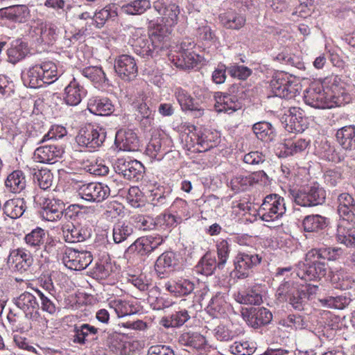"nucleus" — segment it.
Here are the masks:
<instances>
[{
  "label": "nucleus",
  "instance_id": "obj_30",
  "mask_svg": "<svg viewBox=\"0 0 355 355\" xmlns=\"http://www.w3.org/2000/svg\"><path fill=\"white\" fill-rule=\"evenodd\" d=\"M100 329L88 323L76 324L71 331V340L73 343L79 345H85L89 337L96 341Z\"/></svg>",
  "mask_w": 355,
  "mask_h": 355
},
{
  "label": "nucleus",
  "instance_id": "obj_2",
  "mask_svg": "<svg viewBox=\"0 0 355 355\" xmlns=\"http://www.w3.org/2000/svg\"><path fill=\"white\" fill-rule=\"evenodd\" d=\"M59 72L56 64L51 61H43L31 66L21 73L24 85L30 88L37 89L44 85H50L58 80Z\"/></svg>",
  "mask_w": 355,
  "mask_h": 355
},
{
  "label": "nucleus",
  "instance_id": "obj_62",
  "mask_svg": "<svg viewBox=\"0 0 355 355\" xmlns=\"http://www.w3.org/2000/svg\"><path fill=\"white\" fill-rule=\"evenodd\" d=\"M117 13L110 6H105L100 10H96L92 14V25L96 28H103L109 21L114 20Z\"/></svg>",
  "mask_w": 355,
  "mask_h": 355
},
{
  "label": "nucleus",
  "instance_id": "obj_61",
  "mask_svg": "<svg viewBox=\"0 0 355 355\" xmlns=\"http://www.w3.org/2000/svg\"><path fill=\"white\" fill-rule=\"evenodd\" d=\"M331 282L335 288L340 290L352 288L354 284L353 277L344 269L336 271L331 276Z\"/></svg>",
  "mask_w": 355,
  "mask_h": 355
},
{
  "label": "nucleus",
  "instance_id": "obj_40",
  "mask_svg": "<svg viewBox=\"0 0 355 355\" xmlns=\"http://www.w3.org/2000/svg\"><path fill=\"white\" fill-rule=\"evenodd\" d=\"M243 333V327L233 323L220 324L213 330L214 338L220 342L230 341Z\"/></svg>",
  "mask_w": 355,
  "mask_h": 355
},
{
  "label": "nucleus",
  "instance_id": "obj_44",
  "mask_svg": "<svg viewBox=\"0 0 355 355\" xmlns=\"http://www.w3.org/2000/svg\"><path fill=\"white\" fill-rule=\"evenodd\" d=\"M329 219L320 214H310L306 216L302 221V226L306 232H318L328 227Z\"/></svg>",
  "mask_w": 355,
  "mask_h": 355
},
{
  "label": "nucleus",
  "instance_id": "obj_21",
  "mask_svg": "<svg viewBox=\"0 0 355 355\" xmlns=\"http://www.w3.org/2000/svg\"><path fill=\"white\" fill-rule=\"evenodd\" d=\"M40 211L42 220L51 222L60 220L63 217V208L65 207L62 200L54 198H44L40 202Z\"/></svg>",
  "mask_w": 355,
  "mask_h": 355
},
{
  "label": "nucleus",
  "instance_id": "obj_47",
  "mask_svg": "<svg viewBox=\"0 0 355 355\" xmlns=\"http://www.w3.org/2000/svg\"><path fill=\"white\" fill-rule=\"evenodd\" d=\"M196 37L203 45L216 46L219 44V38L216 31L213 30L207 22L202 23L196 31Z\"/></svg>",
  "mask_w": 355,
  "mask_h": 355
},
{
  "label": "nucleus",
  "instance_id": "obj_64",
  "mask_svg": "<svg viewBox=\"0 0 355 355\" xmlns=\"http://www.w3.org/2000/svg\"><path fill=\"white\" fill-rule=\"evenodd\" d=\"M36 29L37 34H40L37 41L48 45L53 44L60 34V29L53 24H45Z\"/></svg>",
  "mask_w": 355,
  "mask_h": 355
},
{
  "label": "nucleus",
  "instance_id": "obj_31",
  "mask_svg": "<svg viewBox=\"0 0 355 355\" xmlns=\"http://www.w3.org/2000/svg\"><path fill=\"white\" fill-rule=\"evenodd\" d=\"M335 136L336 141L347 154L352 156L355 153V125H345L338 129Z\"/></svg>",
  "mask_w": 355,
  "mask_h": 355
},
{
  "label": "nucleus",
  "instance_id": "obj_12",
  "mask_svg": "<svg viewBox=\"0 0 355 355\" xmlns=\"http://www.w3.org/2000/svg\"><path fill=\"white\" fill-rule=\"evenodd\" d=\"M62 235L67 243L83 242L91 238L92 227L89 220L72 222L62 227Z\"/></svg>",
  "mask_w": 355,
  "mask_h": 355
},
{
  "label": "nucleus",
  "instance_id": "obj_28",
  "mask_svg": "<svg viewBox=\"0 0 355 355\" xmlns=\"http://www.w3.org/2000/svg\"><path fill=\"white\" fill-rule=\"evenodd\" d=\"M337 211L340 218L349 223L355 224V199L347 192L340 193L337 198Z\"/></svg>",
  "mask_w": 355,
  "mask_h": 355
},
{
  "label": "nucleus",
  "instance_id": "obj_14",
  "mask_svg": "<svg viewBox=\"0 0 355 355\" xmlns=\"http://www.w3.org/2000/svg\"><path fill=\"white\" fill-rule=\"evenodd\" d=\"M37 297L35 292L24 291L13 298V302L24 312L26 318L32 321H38L41 315Z\"/></svg>",
  "mask_w": 355,
  "mask_h": 355
},
{
  "label": "nucleus",
  "instance_id": "obj_52",
  "mask_svg": "<svg viewBox=\"0 0 355 355\" xmlns=\"http://www.w3.org/2000/svg\"><path fill=\"white\" fill-rule=\"evenodd\" d=\"M26 209L24 198H13L7 200L3 207V213L12 219L20 218Z\"/></svg>",
  "mask_w": 355,
  "mask_h": 355
},
{
  "label": "nucleus",
  "instance_id": "obj_11",
  "mask_svg": "<svg viewBox=\"0 0 355 355\" xmlns=\"http://www.w3.org/2000/svg\"><path fill=\"white\" fill-rule=\"evenodd\" d=\"M114 168L116 173L132 182L142 180L145 173L143 164L130 158H118L114 164Z\"/></svg>",
  "mask_w": 355,
  "mask_h": 355
},
{
  "label": "nucleus",
  "instance_id": "obj_34",
  "mask_svg": "<svg viewBox=\"0 0 355 355\" xmlns=\"http://www.w3.org/2000/svg\"><path fill=\"white\" fill-rule=\"evenodd\" d=\"M215 99V109L218 112H224L231 114L240 110L242 103L237 98L230 96L225 92H216L214 94Z\"/></svg>",
  "mask_w": 355,
  "mask_h": 355
},
{
  "label": "nucleus",
  "instance_id": "obj_42",
  "mask_svg": "<svg viewBox=\"0 0 355 355\" xmlns=\"http://www.w3.org/2000/svg\"><path fill=\"white\" fill-rule=\"evenodd\" d=\"M94 278L102 281L103 284L114 285L117 282L111 263L104 261L96 262L93 272Z\"/></svg>",
  "mask_w": 355,
  "mask_h": 355
},
{
  "label": "nucleus",
  "instance_id": "obj_7",
  "mask_svg": "<svg viewBox=\"0 0 355 355\" xmlns=\"http://www.w3.org/2000/svg\"><path fill=\"white\" fill-rule=\"evenodd\" d=\"M284 198L277 193L266 195L258 209V215L263 221L273 222L286 213Z\"/></svg>",
  "mask_w": 355,
  "mask_h": 355
},
{
  "label": "nucleus",
  "instance_id": "obj_37",
  "mask_svg": "<svg viewBox=\"0 0 355 355\" xmlns=\"http://www.w3.org/2000/svg\"><path fill=\"white\" fill-rule=\"evenodd\" d=\"M165 288L175 297H187L193 293L195 284L189 279L180 278L173 282H166Z\"/></svg>",
  "mask_w": 355,
  "mask_h": 355
},
{
  "label": "nucleus",
  "instance_id": "obj_5",
  "mask_svg": "<svg viewBox=\"0 0 355 355\" xmlns=\"http://www.w3.org/2000/svg\"><path fill=\"white\" fill-rule=\"evenodd\" d=\"M316 257L317 255L311 250L306 253L305 261L298 263L296 274L300 279L306 282L319 281L326 275L327 262Z\"/></svg>",
  "mask_w": 355,
  "mask_h": 355
},
{
  "label": "nucleus",
  "instance_id": "obj_20",
  "mask_svg": "<svg viewBox=\"0 0 355 355\" xmlns=\"http://www.w3.org/2000/svg\"><path fill=\"white\" fill-rule=\"evenodd\" d=\"M285 115V129L288 132L301 133L308 128L309 119L302 108L291 107Z\"/></svg>",
  "mask_w": 355,
  "mask_h": 355
},
{
  "label": "nucleus",
  "instance_id": "obj_43",
  "mask_svg": "<svg viewBox=\"0 0 355 355\" xmlns=\"http://www.w3.org/2000/svg\"><path fill=\"white\" fill-rule=\"evenodd\" d=\"M152 29L148 36L151 40L159 46V49L162 50L164 48V44L168 40L169 36L172 32L171 26H168L165 23H154L150 22Z\"/></svg>",
  "mask_w": 355,
  "mask_h": 355
},
{
  "label": "nucleus",
  "instance_id": "obj_13",
  "mask_svg": "<svg viewBox=\"0 0 355 355\" xmlns=\"http://www.w3.org/2000/svg\"><path fill=\"white\" fill-rule=\"evenodd\" d=\"M154 9L162 15V23L174 27L178 22L187 21V17L181 13V9L175 3H166L163 0H157L153 3Z\"/></svg>",
  "mask_w": 355,
  "mask_h": 355
},
{
  "label": "nucleus",
  "instance_id": "obj_8",
  "mask_svg": "<svg viewBox=\"0 0 355 355\" xmlns=\"http://www.w3.org/2000/svg\"><path fill=\"white\" fill-rule=\"evenodd\" d=\"M58 80L67 81L63 93V101L67 105L76 106L86 97L87 90L78 78L69 73H59Z\"/></svg>",
  "mask_w": 355,
  "mask_h": 355
},
{
  "label": "nucleus",
  "instance_id": "obj_29",
  "mask_svg": "<svg viewBox=\"0 0 355 355\" xmlns=\"http://www.w3.org/2000/svg\"><path fill=\"white\" fill-rule=\"evenodd\" d=\"M87 110L95 115L110 116L114 112L115 106L108 97L93 96L87 101Z\"/></svg>",
  "mask_w": 355,
  "mask_h": 355
},
{
  "label": "nucleus",
  "instance_id": "obj_27",
  "mask_svg": "<svg viewBox=\"0 0 355 355\" xmlns=\"http://www.w3.org/2000/svg\"><path fill=\"white\" fill-rule=\"evenodd\" d=\"M178 343L200 354L206 352L209 348L206 337L198 331H187L182 333L178 338Z\"/></svg>",
  "mask_w": 355,
  "mask_h": 355
},
{
  "label": "nucleus",
  "instance_id": "obj_48",
  "mask_svg": "<svg viewBox=\"0 0 355 355\" xmlns=\"http://www.w3.org/2000/svg\"><path fill=\"white\" fill-rule=\"evenodd\" d=\"M350 293H344L337 296L327 295L319 299L320 304L325 308L344 309L352 302Z\"/></svg>",
  "mask_w": 355,
  "mask_h": 355
},
{
  "label": "nucleus",
  "instance_id": "obj_59",
  "mask_svg": "<svg viewBox=\"0 0 355 355\" xmlns=\"http://www.w3.org/2000/svg\"><path fill=\"white\" fill-rule=\"evenodd\" d=\"M231 239L219 238L215 241L218 269L223 270L230 257L231 251Z\"/></svg>",
  "mask_w": 355,
  "mask_h": 355
},
{
  "label": "nucleus",
  "instance_id": "obj_58",
  "mask_svg": "<svg viewBox=\"0 0 355 355\" xmlns=\"http://www.w3.org/2000/svg\"><path fill=\"white\" fill-rule=\"evenodd\" d=\"M190 318L191 315L187 309L179 308L178 310L173 311L169 317L163 318L162 324L166 328L180 327Z\"/></svg>",
  "mask_w": 355,
  "mask_h": 355
},
{
  "label": "nucleus",
  "instance_id": "obj_9",
  "mask_svg": "<svg viewBox=\"0 0 355 355\" xmlns=\"http://www.w3.org/2000/svg\"><path fill=\"white\" fill-rule=\"evenodd\" d=\"M129 43L134 52L145 59L153 58L160 51L159 46L155 44L148 35L143 34L142 29H137L132 33Z\"/></svg>",
  "mask_w": 355,
  "mask_h": 355
},
{
  "label": "nucleus",
  "instance_id": "obj_33",
  "mask_svg": "<svg viewBox=\"0 0 355 355\" xmlns=\"http://www.w3.org/2000/svg\"><path fill=\"white\" fill-rule=\"evenodd\" d=\"M174 95L183 111L193 112L196 116L203 114L204 110L187 90L180 87H176Z\"/></svg>",
  "mask_w": 355,
  "mask_h": 355
},
{
  "label": "nucleus",
  "instance_id": "obj_19",
  "mask_svg": "<svg viewBox=\"0 0 355 355\" xmlns=\"http://www.w3.org/2000/svg\"><path fill=\"white\" fill-rule=\"evenodd\" d=\"M64 153L61 145L50 143L37 147L34 151L33 159L36 162L53 164L62 158Z\"/></svg>",
  "mask_w": 355,
  "mask_h": 355
},
{
  "label": "nucleus",
  "instance_id": "obj_39",
  "mask_svg": "<svg viewBox=\"0 0 355 355\" xmlns=\"http://www.w3.org/2000/svg\"><path fill=\"white\" fill-rule=\"evenodd\" d=\"M8 260L15 263V270L20 272L27 271L33 263L31 251L25 248H18L12 251L8 257Z\"/></svg>",
  "mask_w": 355,
  "mask_h": 355
},
{
  "label": "nucleus",
  "instance_id": "obj_38",
  "mask_svg": "<svg viewBox=\"0 0 355 355\" xmlns=\"http://www.w3.org/2000/svg\"><path fill=\"white\" fill-rule=\"evenodd\" d=\"M352 223L340 222L337 225L336 241L347 248H355V227Z\"/></svg>",
  "mask_w": 355,
  "mask_h": 355
},
{
  "label": "nucleus",
  "instance_id": "obj_1",
  "mask_svg": "<svg viewBox=\"0 0 355 355\" xmlns=\"http://www.w3.org/2000/svg\"><path fill=\"white\" fill-rule=\"evenodd\" d=\"M324 84L327 85L331 94L327 95L324 92L323 83L313 82L304 93V101L306 105L316 109H326L341 107L350 101L351 97L345 89V83L338 76L326 78Z\"/></svg>",
  "mask_w": 355,
  "mask_h": 355
},
{
  "label": "nucleus",
  "instance_id": "obj_22",
  "mask_svg": "<svg viewBox=\"0 0 355 355\" xmlns=\"http://www.w3.org/2000/svg\"><path fill=\"white\" fill-rule=\"evenodd\" d=\"M242 316L248 324L254 329L268 325L272 320V312L263 306L246 309L242 312Z\"/></svg>",
  "mask_w": 355,
  "mask_h": 355
},
{
  "label": "nucleus",
  "instance_id": "obj_26",
  "mask_svg": "<svg viewBox=\"0 0 355 355\" xmlns=\"http://www.w3.org/2000/svg\"><path fill=\"white\" fill-rule=\"evenodd\" d=\"M83 76L88 79L98 90H107L112 83L101 66H88L80 69Z\"/></svg>",
  "mask_w": 355,
  "mask_h": 355
},
{
  "label": "nucleus",
  "instance_id": "obj_15",
  "mask_svg": "<svg viewBox=\"0 0 355 355\" xmlns=\"http://www.w3.org/2000/svg\"><path fill=\"white\" fill-rule=\"evenodd\" d=\"M110 195V187L102 182H89L83 184L78 189V196L89 202L99 203Z\"/></svg>",
  "mask_w": 355,
  "mask_h": 355
},
{
  "label": "nucleus",
  "instance_id": "obj_60",
  "mask_svg": "<svg viewBox=\"0 0 355 355\" xmlns=\"http://www.w3.org/2000/svg\"><path fill=\"white\" fill-rule=\"evenodd\" d=\"M173 61L177 67L191 69L198 64V55L194 51H178L173 56Z\"/></svg>",
  "mask_w": 355,
  "mask_h": 355
},
{
  "label": "nucleus",
  "instance_id": "obj_53",
  "mask_svg": "<svg viewBox=\"0 0 355 355\" xmlns=\"http://www.w3.org/2000/svg\"><path fill=\"white\" fill-rule=\"evenodd\" d=\"M252 130L258 139L266 143L273 141L276 137L275 128L267 121H263L254 123Z\"/></svg>",
  "mask_w": 355,
  "mask_h": 355
},
{
  "label": "nucleus",
  "instance_id": "obj_41",
  "mask_svg": "<svg viewBox=\"0 0 355 355\" xmlns=\"http://www.w3.org/2000/svg\"><path fill=\"white\" fill-rule=\"evenodd\" d=\"M219 20L225 28L238 31L245 26L246 17L244 14L230 9L220 14Z\"/></svg>",
  "mask_w": 355,
  "mask_h": 355
},
{
  "label": "nucleus",
  "instance_id": "obj_46",
  "mask_svg": "<svg viewBox=\"0 0 355 355\" xmlns=\"http://www.w3.org/2000/svg\"><path fill=\"white\" fill-rule=\"evenodd\" d=\"M46 235L47 232L45 230L36 227L25 234L24 241L28 248L36 252L42 249Z\"/></svg>",
  "mask_w": 355,
  "mask_h": 355
},
{
  "label": "nucleus",
  "instance_id": "obj_57",
  "mask_svg": "<svg viewBox=\"0 0 355 355\" xmlns=\"http://www.w3.org/2000/svg\"><path fill=\"white\" fill-rule=\"evenodd\" d=\"M300 286L297 282L284 278L276 290L275 297L279 302L284 303Z\"/></svg>",
  "mask_w": 355,
  "mask_h": 355
},
{
  "label": "nucleus",
  "instance_id": "obj_24",
  "mask_svg": "<svg viewBox=\"0 0 355 355\" xmlns=\"http://www.w3.org/2000/svg\"><path fill=\"white\" fill-rule=\"evenodd\" d=\"M179 266L178 255L172 251H166L158 257L155 264V270L160 278L168 277Z\"/></svg>",
  "mask_w": 355,
  "mask_h": 355
},
{
  "label": "nucleus",
  "instance_id": "obj_35",
  "mask_svg": "<svg viewBox=\"0 0 355 355\" xmlns=\"http://www.w3.org/2000/svg\"><path fill=\"white\" fill-rule=\"evenodd\" d=\"M105 344L111 352L118 355H129L132 351L131 343L117 332L108 333Z\"/></svg>",
  "mask_w": 355,
  "mask_h": 355
},
{
  "label": "nucleus",
  "instance_id": "obj_50",
  "mask_svg": "<svg viewBox=\"0 0 355 355\" xmlns=\"http://www.w3.org/2000/svg\"><path fill=\"white\" fill-rule=\"evenodd\" d=\"M148 302L154 310H163L170 307L173 302L167 296L160 293V289L155 286L148 293Z\"/></svg>",
  "mask_w": 355,
  "mask_h": 355
},
{
  "label": "nucleus",
  "instance_id": "obj_36",
  "mask_svg": "<svg viewBox=\"0 0 355 355\" xmlns=\"http://www.w3.org/2000/svg\"><path fill=\"white\" fill-rule=\"evenodd\" d=\"M228 295L225 293L217 292L209 300L207 306V313L213 318H219L225 315L229 310L230 304L227 301Z\"/></svg>",
  "mask_w": 355,
  "mask_h": 355
},
{
  "label": "nucleus",
  "instance_id": "obj_51",
  "mask_svg": "<svg viewBox=\"0 0 355 355\" xmlns=\"http://www.w3.org/2000/svg\"><path fill=\"white\" fill-rule=\"evenodd\" d=\"M216 268H218V261L209 251L201 257L196 266V272L205 276L212 275Z\"/></svg>",
  "mask_w": 355,
  "mask_h": 355
},
{
  "label": "nucleus",
  "instance_id": "obj_55",
  "mask_svg": "<svg viewBox=\"0 0 355 355\" xmlns=\"http://www.w3.org/2000/svg\"><path fill=\"white\" fill-rule=\"evenodd\" d=\"M134 232L132 225L126 221H119L112 227V238L115 243L119 244L125 241Z\"/></svg>",
  "mask_w": 355,
  "mask_h": 355
},
{
  "label": "nucleus",
  "instance_id": "obj_4",
  "mask_svg": "<svg viewBox=\"0 0 355 355\" xmlns=\"http://www.w3.org/2000/svg\"><path fill=\"white\" fill-rule=\"evenodd\" d=\"M106 135V130L103 126L87 123L79 130L76 141L80 147L87 151L94 152L103 146Z\"/></svg>",
  "mask_w": 355,
  "mask_h": 355
},
{
  "label": "nucleus",
  "instance_id": "obj_63",
  "mask_svg": "<svg viewBox=\"0 0 355 355\" xmlns=\"http://www.w3.org/2000/svg\"><path fill=\"white\" fill-rule=\"evenodd\" d=\"M40 300V309L48 313L50 315H55L58 307L55 302L54 294L51 295L49 292L42 293L38 288H32Z\"/></svg>",
  "mask_w": 355,
  "mask_h": 355
},
{
  "label": "nucleus",
  "instance_id": "obj_3",
  "mask_svg": "<svg viewBox=\"0 0 355 355\" xmlns=\"http://www.w3.org/2000/svg\"><path fill=\"white\" fill-rule=\"evenodd\" d=\"M288 196L297 205L313 207L325 203L327 191L318 182H313L299 187L289 188Z\"/></svg>",
  "mask_w": 355,
  "mask_h": 355
},
{
  "label": "nucleus",
  "instance_id": "obj_56",
  "mask_svg": "<svg viewBox=\"0 0 355 355\" xmlns=\"http://www.w3.org/2000/svg\"><path fill=\"white\" fill-rule=\"evenodd\" d=\"M171 211L179 224L183 220L190 218L192 215V211L188 202L179 198H177L172 203Z\"/></svg>",
  "mask_w": 355,
  "mask_h": 355
},
{
  "label": "nucleus",
  "instance_id": "obj_17",
  "mask_svg": "<svg viewBox=\"0 0 355 355\" xmlns=\"http://www.w3.org/2000/svg\"><path fill=\"white\" fill-rule=\"evenodd\" d=\"M114 70L123 81L130 82L138 74V67L135 58L128 54L117 56L114 60Z\"/></svg>",
  "mask_w": 355,
  "mask_h": 355
},
{
  "label": "nucleus",
  "instance_id": "obj_23",
  "mask_svg": "<svg viewBox=\"0 0 355 355\" xmlns=\"http://www.w3.org/2000/svg\"><path fill=\"white\" fill-rule=\"evenodd\" d=\"M114 145L119 150L137 151L139 148L140 141L135 130L121 128L115 134Z\"/></svg>",
  "mask_w": 355,
  "mask_h": 355
},
{
  "label": "nucleus",
  "instance_id": "obj_6",
  "mask_svg": "<svg viewBox=\"0 0 355 355\" xmlns=\"http://www.w3.org/2000/svg\"><path fill=\"white\" fill-rule=\"evenodd\" d=\"M261 260L262 257L253 251H238L233 259L234 269L230 272V276L238 279L249 277Z\"/></svg>",
  "mask_w": 355,
  "mask_h": 355
},
{
  "label": "nucleus",
  "instance_id": "obj_45",
  "mask_svg": "<svg viewBox=\"0 0 355 355\" xmlns=\"http://www.w3.org/2000/svg\"><path fill=\"white\" fill-rule=\"evenodd\" d=\"M315 154L321 159L335 163L340 162L344 159V157L338 153L334 146L327 140H322L315 146Z\"/></svg>",
  "mask_w": 355,
  "mask_h": 355
},
{
  "label": "nucleus",
  "instance_id": "obj_25",
  "mask_svg": "<svg viewBox=\"0 0 355 355\" xmlns=\"http://www.w3.org/2000/svg\"><path fill=\"white\" fill-rule=\"evenodd\" d=\"M172 143V139L168 136L154 137L147 144L145 153L150 159L161 160L170 151Z\"/></svg>",
  "mask_w": 355,
  "mask_h": 355
},
{
  "label": "nucleus",
  "instance_id": "obj_49",
  "mask_svg": "<svg viewBox=\"0 0 355 355\" xmlns=\"http://www.w3.org/2000/svg\"><path fill=\"white\" fill-rule=\"evenodd\" d=\"M26 180L24 173L15 170L10 173L5 180L7 189L14 193H19L26 188Z\"/></svg>",
  "mask_w": 355,
  "mask_h": 355
},
{
  "label": "nucleus",
  "instance_id": "obj_16",
  "mask_svg": "<svg viewBox=\"0 0 355 355\" xmlns=\"http://www.w3.org/2000/svg\"><path fill=\"white\" fill-rule=\"evenodd\" d=\"M92 259L90 252L68 248L64 250L62 262L70 270H83L91 264Z\"/></svg>",
  "mask_w": 355,
  "mask_h": 355
},
{
  "label": "nucleus",
  "instance_id": "obj_18",
  "mask_svg": "<svg viewBox=\"0 0 355 355\" xmlns=\"http://www.w3.org/2000/svg\"><path fill=\"white\" fill-rule=\"evenodd\" d=\"M267 178L263 171L237 174L230 180V187L235 192L246 191Z\"/></svg>",
  "mask_w": 355,
  "mask_h": 355
},
{
  "label": "nucleus",
  "instance_id": "obj_10",
  "mask_svg": "<svg viewBox=\"0 0 355 355\" xmlns=\"http://www.w3.org/2000/svg\"><path fill=\"white\" fill-rule=\"evenodd\" d=\"M270 85L274 95L281 98H293L298 92L297 85L294 84L291 77L283 71L272 76Z\"/></svg>",
  "mask_w": 355,
  "mask_h": 355
},
{
  "label": "nucleus",
  "instance_id": "obj_32",
  "mask_svg": "<svg viewBox=\"0 0 355 355\" xmlns=\"http://www.w3.org/2000/svg\"><path fill=\"white\" fill-rule=\"evenodd\" d=\"M29 53L28 43L21 38L8 42L6 49L7 61L15 64L23 60Z\"/></svg>",
  "mask_w": 355,
  "mask_h": 355
},
{
  "label": "nucleus",
  "instance_id": "obj_54",
  "mask_svg": "<svg viewBox=\"0 0 355 355\" xmlns=\"http://www.w3.org/2000/svg\"><path fill=\"white\" fill-rule=\"evenodd\" d=\"M63 216L67 220H72L73 222H80L87 220L90 211L84 206H80L78 204H72L69 205L67 208H63Z\"/></svg>",
  "mask_w": 355,
  "mask_h": 355
}]
</instances>
